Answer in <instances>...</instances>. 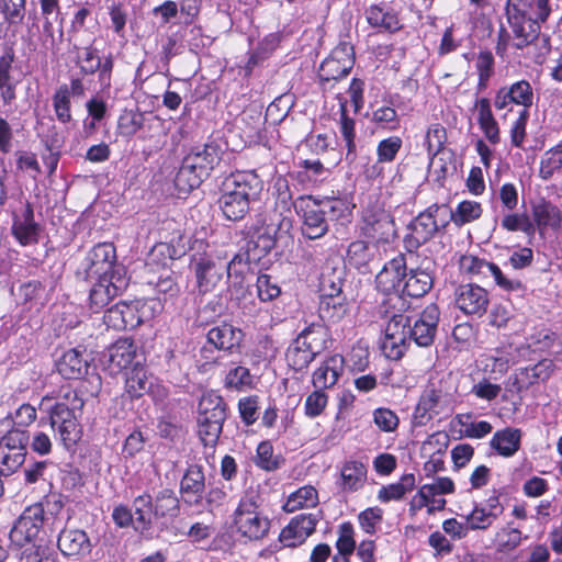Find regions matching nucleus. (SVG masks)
<instances>
[{"label": "nucleus", "mask_w": 562, "mask_h": 562, "mask_svg": "<svg viewBox=\"0 0 562 562\" xmlns=\"http://www.w3.org/2000/svg\"><path fill=\"white\" fill-rule=\"evenodd\" d=\"M550 0H507L505 15L517 49L533 44L551 14Z\"/></svg>", "instance_id": "nucleus-1"}, {"label": "nucleus", "mask_w": 562, "mask_h": 562, "mask_svg": "<svg viewBox=\"0 0 562 562\" xmlns=\"http://www.w3.org/2000/svg\"><path fill=\"white\" fill-rule=\"evenodd\" d=\"M222 154L221 145L215 142L192 148L182 160L176 177L177 184H186L190 190L198 188L220 164Z\"/></svg>", "instance_id": "nucleus-2"}, {"label": "nucleus", "mask_w": 562, "mask_h": 562, "mask_svg": "<svg viewBox=\"0 0 562 562\" xmlns=\"http://www.w3.org/2000/svg\"><path fill=\"white\" fill-rule=\"evenodd\" d=\"M244 261L243 255H235L229 262L212 252L193 257V270L196 278V286L200 293L212 292L223 280L224 274H241V270H236V263Z\"/></svg>", "instance_id": "nucleus-3"}, {"label": "nucleus", "mask_w": 562, "mask_h": 562, "mask_svg": "<svg viewBox=\"0 0 562 562\" xmlns=\"http://www.w3.org/2000/svg\"><path fill=\"white\" fill-rule=\"evenodd\" d=\"M414 259V255H398L384 265L375 277L376 289L386 295L381 302L382 307L391 306L397 311H404L406 302L400 293L403 277L406 276L407 265Z\"/></svg>", "instance_id": "nucleus-4"}, {"label": "nucleus", "mask_w": 562, "mask_h": 562, "mask_svg": "<svg viewBox=\"0 0 562 562\" xmlns=\"http://www.w3.org/2000/svg\"><path fill=\"white\" fill-rule=\"evenodd\" d=\"M156 300L119 302L104 314V323L116 330L133 329L154 317Z\"/></svg>", "instance_id": "nucleus-5"}, {"label": "nucleus", "mask_w": 562, "mask_h": 562, "mask_svg": "<svg viewBox=\"0 0 562 562\" xmlns=\"http://www.w3.org/2000/svg\"><path fill=\"white\" fill-rule=\"evenodd\" d=\"M450 216H452V211L446 204L428 206L408 225L411 234L407 237V244L417 248L427 243L440 228L448 225Z\"/></svg>", "instance_id": "nucleus-6"}, {"label": "nucleus", "mask_w": 562, "mask_h": 562, "mask_svg": "<svg viewBox=\"0 0 562 562\" xmlns=\"http://www.w3.org/2000/svg\"><path fill=\"white\" fill-rule=\"evenodd\" d=\"M45 524V510L41 503L29 506L15 520L9 532L12 547L24 548L32 543H38L43 537Z\"/></svg>", "instance_id": "nucleus-7"}, {"label": "nucleus", "mask_w": 562, "mask_h": 562, "mask_svg": "<svg viewBox=\"0 0 562 562\" xmlns=\"http://www.w3.org/2000/svg\"><path fill=\"white\" fill-rule=\"evenodd\" d=\"M402 311L392 308L391 306L382 307L380 313L390 319L385 326V336L382 342L384 355L392 360L402 358L406 351L408 342L409 317L403 315Z\"/></svg>", "instance_id": "nucleus-8"}, {"label": "nucleus", "mask_w": 562, "mask_h": 562, "mask_svg": "<svg viewBox=\"0 0 562 562\" xmlns=\"http://www.w3.org/2000/svg\"><path fill=\"white\" fill-rule=\"evenodd\" d=\"M361 233L373 244H387L396 236L393 216L382 204H369L362 213Z\"/></svg>", "instance_id": "nucleus-9"}, {"label": "nucleus", "mask_w": 562, "mask_h": 562, "mask_svg": "<svg viewBox=\"0 0 562 562\" xmlns=\"http://www.w3.org/2000/svg\"><path fill=\"white\" fill-rule=\"evenodd\" d=\"M453 396L441 383H431L423 391L413 418L416 426H425L435 416L451 409Z\"/></svg>", "instance_id": "nucleus-10"}, {"label": "nucleus", "mask_w": 562, "mask_h": 562, "mask_svg": "<svg viewBox=\"0 0 562 562\" xmlns=\"http://www.w3.org/2000/svg\"><path fill=\"white\" fill-rule=\"evenodd\" d=\"M29 431L11 429L0 439V474L10 475L22 467L25 461Z\"/></svg>", "instance_id": "nucleus-11"}, {"label": "nucleus", "mask_w": 562, "mask_h": 562, "mask_svg": "<svg viewBox=\"0 0 562 562\" xmlns=\"http://www.w3.org/2000/svg\"><path fill=\"white\" fill-rule=\"evenodd\" d=\"M355 64L353 47L347 42L338 44L330 55L321 64L318 77L324 89L331 88V82L346 77Z\"/></svg>", "instance_id": "nucleus-12"}, {"label": "nucleus", "mask_w": 562, "mask_h": 562, "mask_svg": "<svg viewBox=\"0 0 562 562\" xmlns=\"http://www.w3.org/2000/svg\"><path fill=\"white\" fill-rule=\"evenodd\" d=\"M234 524L238 532L250 540L262 539L270 527L269 519L258 512L251 498L240 501L234 514Z\"/></svg>", "instance_id": "nucleus-13"}, {"label": "nucleus", "mask_w": 562, "mask_h": 562, "mask_svg": "<svg viewBox=\"0 0 562 562\" xmlns=\"http://www.w3.org/2000/svg\"><path fill=\"white\" fill-rule=\"evenodd\" d=\"M440 312L436 304L427 305L420 315L412 321L409 319V328L407 331L408 342L414 341L418 347H429L432 345Z\"/></svg>", "instance_id": "nucleus-14"}, {"label": "nucleus", "mask_w": 562, "mask_h": 562, "mask_svg": "<svg viewBox=\"0 0 562 562\" xmlns=\"http://www.w3.org/2000/svg\"><path fill=\"white\" fill-rule=\"evenodd\" d=\"M460 265L461 268L469 273L493 277L495 283L505 291L522 290V283L518 279L507 278L495 263L468 255L462 256Z\"/></svg>", "instance_id": "nucleus-15"}, {"label": "nucleus", "mask_w": 562, "mask_h": 562, "mask_svg": "<svg viewBox=\"0 0 562 562\" xmlns=\"http://www.w3.org/2000/svg\"><path fill=\"white\" fill-rule=\"evenodd\" d=\"M262 190V181L254 171H236L226 177L221 191L238 194L248 201L257 199Z\"/></svg>", "instance_id": "nucleus-16"}, {"label": "nucleus", "mask_w": 562, "mask_h": 562, "mask_svg": "<svg viewBox=\"0 0 562 562\" xmlns=\"http://www.w3.org/2000/svg\"><path fill=\"white\" fill-rule=\"evenodd\" d=\"M490 303L485 289L475 284H462L456 292V304L467 315L481 317Z\"/></svg>", "instance_id": "nucleus-17"}, {"label": "nucleus", "mask_w": 562, "mask_h": 562, "mask_svg": "<svg viewBox=\"0 0 562 562\" xmlns=\"http://www.w3.org/2000/svg\"><path fill=\"white\" fill-rule=\"evenodd\" d=\"M88 262L86 268L88 278H106V274L115 267V247L110 243L95 245L88 255Z\"/></svg>", "instance_id": "nucleus-18"}, {"label": "nucleus", "mask_w": 562, "mask_h": 562, "mask_svg": "<svg viewBox=\"0 0 562 562\" xmlns=\"http://www.w3.org/2000/svg\"><path fill=\"white\" fill-rule=\"evenodd\" d=\"M79 58V68L83 75H93L99 72V81L103 87L111 86V76L114 66L112 55H108L102 60L97 50L91 46L83 48Z\"/></svg>", "instance_id": "nucleus-19"}, {"label": "nucleus", "mask_w": 562, "mask_h": 562, "mask_svg": "<svg viewBox=\"0 0 562 562\" xmlns=\"http://www.w3.org/2000/svg\"><path fill=\"white\" fill-rule=\"evenodd\" d=\"M317 518L313 514H301L291 519L279 536L285 547H295L303 543L314 531Z\"/></svg>", "instance_id": "nucleus-20"}, {"label": "nucleus", "mask_w": 562, "mask_h": 562, "mask_svg": "<svg viewBox=\"0 0 562 562\" xmlns=\"http://www.w3.org/2000/svg\"><path fill=\"white\" fill-rule=\"evenodd\" d=\"M303 211V235L310 239L323 237L328 232L326 215L317 204L316 200H308Z\"/></svg>", "instance_id": "nucleus-21"}, {"label": "nucleus", "mask_w": 562, "mask_h": 562, "mask_svg": "<svg viewBox=\"0 0 562 562\" xmlns=\"http://www.w3.org/2000/svg\"><path fill=\"white\" fill-rule=\"evenodd\" d=\"M532 222L536 231L543 235L547 228L558 229L561 226L562 214L560 209L550 201L540 199L531 203Z\"/></svg>", "instance_id": "nucleus-22"}, {"label": "nucleus", "mask_w": 562, "mask_h": 562, "mask_svg": "<svg viewBox=\"0 0 562 562\" xmlns=\"http://www.w3.org/2000/svg\"><path fill=\"white\" fill-rule=\"evenodd\" d=\"M206 338L216 349L233 352L239 347L244 334L239 328L223 323L212 327L207 331Z\"/></svg>", "instance_id": "nucleus-23"}, {"label": "nucleus", "mask_w": 562, "mask_h": 562, "mask_svg": "<svg viewBox=\"0 0 562 562\" xmlns=\"http://www.w3.org/2000/svg\"><path fill=\"white\" fill-rule=\"evenodd\" d=\"M12 233L23 246L36 244L38 241L40 226L34 221V211L29 202L26 203L22 215L14 216Z\"/></svg>", "instance_id": "nucleus-24"}, {"label": "nucleus", "mask_w": 562, "mask_h": 562, "mask_svg": "<svg viewBox=\"0 0 562 562\" xmlns=\"http://www.w3.org/2000/svg\"><path fill=\"white\" fill-rule=\"evenodd\" d=\"M554 369V363L550 359H542L532 367L520 369L519 373L515 376L513 386L517 392L528 389L529 386L547 381Z\"/></svg>", "instance_id": "nucleus-25"}, {"label": "nucleus", "mask_w": 562, "mask_h": 562, "mask_svg": "<svg viewBox=\"0 0 562 562\" xmlns=\"http://www.w3.org/2000/svg\"><path fill=\"white\" fill-rule=\"evenodd\" d=\"M110 363L117 370L128 369L140 363L137 346L130 338L116 340L109 349Z\"/></svg>", "instance_id": "nucleus-26"}, {"label": "nucleus", "mask_w": 562, "mask_h": 562, "mask_svg": "<svg viewBox=\"0 0 562 562\" xmlns=\"http://www.w3.org/2000/svg\"><path fill=\"white\" fill-rule=\"evenodd\" d=\"M273 234L274 229L271 226L258 221L248 228L247 235L250 239L247 243V252L256 251L258 258L267 255L276 246Z\"/></svg>", "instance_id": "nucleus-27"}, {"label": "nucleus", "mask_w": 562, "mask_h": 562, "mask_svg": "<svg viewBox=\"0 0 562 562\" xmlns=\"http://www.w3.org/2000/svg\"><path fill=\"white\" fill-rule=\"evenodd\" d=\"M402 293L411 297H422L432 288V277L427 268H408L403 277Z\"/></svg>", "instance_id": "nucleus-28"}, {"label": "nucleus", "mask_w": 562, "mask_h": 562, "mask_svg": "<svg viewBox=\"0 0 562 562\" xmlns=\"http://www.w3.org/2000/svg\"><path fill=\"white\" fill-rule=\"evenodd\" d=\"M226 419V404L215 393L203 394L199 402L198 423H215L223 425Z\"/></svg>", "instance_id": "nucleus-29"}, {"label": "nucleus", "mask_w": 562, "mask_h": 562, "mask_svg": "<svg viewBox=\"0 0 562 562\" xmlns=\"http://www.w3.org/2000/svg\"><path fill=\"white\" fill-rule=\"evenodd\" d=\"M57 546L66 557H78L90 550L88 536L78 529H64L58 536Z\"/></svg>", "instance_id": "nucleus-30"}, {"label": "nucleus", "mask_w": 562, "mask_h": 562, "mask_svg": "<svg viewBox=\"0 0 562 562\" xmlns=\"http://www.w3.org/2000/svg\"><path fill=\"white\" fill-rule=\"evenodd\" d=\"M204 487L205 477L202 469L198 465L189 467L180 483V492L183 495L184 502L189 504L200 503Z\"/></svg>", "instance_id": "nucleus-31"}, {"label": "nucleus", "mask_w": 562, "mask_h": 562, "mask_svg": "<svg viewBox=\"0 0 562 562\" xmlns=\"http://www.w3.org/2000/svg\"><path fill=\"white\" fill-rule=\"evenodd\" d=\"M344 369V358L335 355L325 360L313 374V385L316 389H328L334 386Z\"/></svg>", "instance_id": "nucleus-32"}, {"label": "nucleus", "mask_w": 562, "mask_h": 562, "mask_svg": "<svg viewBox=\"0 0 562 562\" xmlns=\"http://www.w3.org/2000/svg\"><path fill=\"white\" fill-rule=\"evenodd\" d=\"M296 338L300 339L301 345L318 356L328 348L329 330L322 323H312L305 327Z\"/></svg>", "instance_id": "nucleus-33"}, {"label": "nucleus", "mask_w": 562, "mask_h": 562, "mask_svg": "<svg viewBox=\"0 0 562 562\" xmlns=\"http://www.w3.org/2000/svg\"><path fill=\"white\" fill-rule=\"evenodd\" d=\"M58 373L65 379H79L88 370L89 363L83 359L80 351L69 349L56 362Z\"/></svg>", "instance_id": "nucleus-34"}, {"label": "nucleus", "mask_w": 562, "mask_h": 562, "mask_svg": "<svg viewBox=\"0 0 562 562\" xmlns=\"http://www.w3.org/2000/svg\"><path fill=\"white\" fill-rule=\"evenodd\" d=\"M348 312L349 306L345 296L321 295L318 313L322 321L336 324L344 319Z\"/></svg>", "instance_id": "nucleus-35"}, {"label": "nucleus", "mask_w": 562, "mask_h": 562, "mask_svg": "<svg viewBox=\"0 0 562 562\" xmlns=\"http://www.w3.org/2000/svg\"><path fill=\"white\" fill-rule=\"evenodd\" d=\"M521 431L517 428H505L494 434L491 447L502 457L514 456L520 448Z\"/></svg>", "instance_id": "nucleus-36"}, {"label": "nucleus", "mask_w": 562, "mask_h": 562, "mask_svg": "<svg viewBox=\"0 0 562 562\" xmlns=\"http://www.w3.org/2000/svg\"><path fill=\"white\" fill-rule=\"evenodd\" d=\"M340 486L345 492L361 488L367 480V468L360 461L350 460L344 463L340 471Z\"/></svg>", "instance_id": "nucleus-37"}, {"label": "nucleus", "mask_w": 562, "mask_h": 562, "mask_svg": "<svg viewBox=\"0 0 562 562\" xmlns=\"http://www.w3.org/2000/svg\"><path fill=\"white\" fill-rule=\"evenodd\" d=\"M368 23L375 29L395 32L401 29L397 14L393 10L380 5H371L366 11Z\"/></svg>", "instance_id": "nucleus-38"}, {"label": "nucleus", "mask_w": 562, "mask_h": 562, "mask_svg": "<svg viewBox=\"0 0 562 562\" xmlns=\"http://www.w3.org/2000/svg\"><path fill=\"white\" fill-rule=\"evenodd\" d=\"M475 108L477 110V122L485 137L492 144H497L499 142V128L492 113L490 100L486 98L477 100Z\"/></svg>", "instance_id": "nucleus-39"}, {"label": "nucleus", "mask_w": 562, "mask_h": 562, "mask_svg": "<svg viewBox=\"0 0 562 562\" xmlns=\"http://www.w3.org/2000/svg\"><path fill=\"white\" fill-rule=\"evenodd\" d=\"M217 202L223 215L229 221H239L244 218L249 211L250 201L238 194L221 191V196Z\"/></svg>", "instance_id": "nucleus-40"}, {"label": "nucleus", "mask_w": 562, "mask_h": 562, "mask_svg": "<svg viewBox=\"0 0 562 562\" xmlns=\"http://www.w3.org/2000/svg\"><path fill=\"white\" fill-rule=\"evenodd\" d=\"M317 204L330 221H349L355 209V204L347 198H325L317 201Z\"/></svg>", "instance_id": "nucleus-41"}, {"label": "nucleus", "mask_w": 562, "mask_h": 562, "mask_svg": "<svg viewBox=\"0 0 562 562\" xmlns=\"http://www.w3.org/2000/svg\"><path fill=\"white\" fill-rule=\"evenodd\" d=\"M135 515V529L142 532L149 530L154 516L153 498L149 494L137 496L133 503Z\"/></svg>", "instance_id": "nucleus-42"}, {"label": "nucleus", "mask_w": 562, "mask_h": 562, "mask_svg": "<svg viewBox=\"0 0 562 562\" xmlns=\"http://www.w3.org/2000/svg\"><path fill=\"white\" fill-rule=\"evenodd\" d=\"M318 504V494L314 486L305 485L292 493L284 504V510L293 513L303 507H315Z\"/></svg>", "instance_id": "nucleus-43"}, {"label": "nucleus", "mask_w": 562, "mask_h": 562, "mask_svg": "<svg viewBox=\"0 0 562 562\" xmlns=\"http://www.w3.org/2000/svg\"><path fill=\"white\" fill-rule=\"evenodd\" d=\"M562 170V140L550 149L546 150L540 160L539 176L549 180L554 173Z\"/></svg>", "instance_id": "nucleus-44"}, {"label": "nucleus", "mask_w": 562, "mask_h": 562, "mask_svg": "<svg viewBox=\"0 0 562 562\" xmlns=\"http://www.w3.org/2000/svg\"><path fill=\"white\" fill-rule=\"evenodd\" d=\"M180 512V502L171 490L160 491L154 504V516L155 517H176Z\"/></svg>", "instance_id": "nucleus-45"}, {"label": "nucleus", "mask_w": 562, "mask_h": 562, "mask_svg": "<svg viewBox=\"0 0 562 562\" xmlns=\"http://www.w3.org/2000/svg\"><path fill=\"white\" fill-rule=\"evenodd\" d=\"M12 63L13 54L8 53L0 57V91L4 104H10L15 99V85L10 75Z\"/></svg>", "instance_id": "nucleus-46"}, {"label": "nucleus", "mask_w": 562, "mask_h": 562, "mask_svg": "<svg viewBox=\"0 0 562 562\" xmlns=\"http://www.w3.org/2000/svg\"><path fill=\"white\" fill-rule=\"evenodd\" d=\"M300 339L295 338L289 346L285 358L288 364L295 371H301L316 358V355L300 344Z\"/></svg>", "instance_id": "nucleus-47"}, {"label": "nucleus", "mask_w": 562, "mask_h": 562, "mask_svg": "<svg viewBox=\"0 0 562 562\" xmlns=\"http://www.w3.org/2000/svg\"><path fill=\"white\" fill-rule=\"evenodd\" d=\"M415 486V476L412 473L404 474L397 483L383 486L378 494V498L387 503L391 501H398L403 496L412 491Z\"/></svg>", "instance_id": "nucleus-48"}, {"label": "nucleus", "mask_w": 562, "mask_h": 562, "mask_svg": "<svg viewBox=\"0 0 562 562\" xmlns=\"http://www.w3.org/2000/svg\"><path fill=\"white\" fill-rule=\"evenodd\" d=\"M21 562H56V553L44 539L38 543H32L24 547L21 555Z\"/></svg>", "instance_id": "nucleus-49"}, {"label": "nucleus", "mask_w": 562, "mask_h": 562, "mask_svg": "<svg viewBox=\"0 0 562 562\" xmlns=\"http://www.w3.org/2000/svg\"><path fill=\"white\" fill-rule=\"evenodd\" d=\"M501 225L508 232H522L528 237L536 234V225L527 213H508L502 218Z\"/></svg>", "instance_id": "nucleus-50"}, {"label": "nucleus", "mask_w": 562, "mask_h": 562, "mask_svg": "<svg viewBox=\"0 0 562 562\" xmlns=\"http://www.w3.org/2000/svg\"><path fill=\"white\" fill-rule=\"evenodd\" d=\"M151 387V382L146 375V372L138 367H134L131 373L126 376L125 389L131 397H140L147 393Z\"/></svg>", "instance_id": "nucleus-51"}, {"label": "nucleus", "mask_w": 562, "mask_h": 562, "mask_svg": "<svg viewBox=\"0 0 562 562\" xmlns=\"http://www.w3.org/2000/svg\"><path fill=\"white\" fill-rule=\"evenodd\" d=\"M52 100L56 119L63 124L70 123L72 121L71 102L68 98L67 85H61L53 94Z\"/></svg>", "instance_id": "nucleus-52"}, {"label": "nucleus", "mask_w": 562, "mask_h": 562, "mask_svg": "<svg viewBox=\"0 0 562 562\" xmlns=\"http://www.w3.org/2000/svg\"><path fill=\"white\" fill-rule=\"evenodd\" d=\"M522 540L521 532L517 528L505 527L495 535V546L498 552L514 551Z\"/></svg>", "instance_id": "nucleus-53"}, {"label": "nucleus", "mask_w": 562, "mask_h": 562, "mask_svg": "<svg viewBox=\"0 0 562 562\" xmlns=\"http://www.w3.org/2000/svg\"><path fill=\"white\" fill-rule=\"evenodd\" d=\"M97 283L90 290V305L91 308L99 311L106 306L116 295L112 293L106 284V278H95Z\"/></svg>", "instance_id": "nucleus-54"}, {"label": "nucleus", "mask_w": 562, "mask_h": 562, "mask_svg": "<svg viewBox=\"0 0 562 562\" xmlns=\"http://www.w3.org/2000/svg\"><path fill=\"white\" fill-rule=\"evenodd\" d=\"M475 68L479 75L477 90L483 91L487 87L490 78L494 74V57L488 50L480 52L476 58Z\"/></svg>", "instance_id": "nucleus-55"}, {"label": "nucleus", "mask_w": 562, "mask_h": 562, "mask_svg": "<svg viewBox=\"0 0 562 562\" xmlns=\"http://www.w3.org/2000/svg\"><path fill=\"white\" fill-rule=\"evenodd\" d=\"M53 429L56 430L59 440L66 449H70L76 446L81 438L82 431L78 419L56 425Z\"/></svg>", "instance_id": "nucleus-56"}, {"label": "nucleus", "mask_w": 562, "mask_h": 562, "mask_svg": "<svg viewBox=\"0 0 562 562\" xmlns=\"http://www.w3.org/2000/svg\"><path fill=\"white\" fill-rule=\"evenodd\" d=\"M507 97H509V102L522 105L527 110L532 104V88L528 81L520 80L510 86L507 90Z\"/></svg>", "instance_id": "nucleus-57"}, {"label": "nucleus", "mask_w": 562, "mask_h": 562, "mask_svg": "<svg viewBox=\"0 0 562 562\" xmlns=\"http://www.w3.org/2000/svg\"><path fill=\"white\" fill-rule=\"evenodd\" d=\"M340 132L346 142L348 154L353 153L355 144V121L347 115V100L339 99Z\"/></svg>", "instance_id": "nucleus-58"}, {"label": "nucleus", "mask_w": 562, "mask_h": 562, "mask_svg": "<svg viewBox=\"0 0 562 562\" xmlns=\"http://www.w3.org/2000/svg\"><path fill=\"white\" fill-rule=\"evenodd\" d=\"M458 422L464 428V436L468 438H483L493 429L488 422H472L470 414L459 415Z\"/></svg>", "instance_id": "nucleus-59"}, {"label": "nucleus", "mask_w": 562, "mask_h": 562, "mask_svg": "<svg viewBox=\"0 0 562 562\" xmlns=\"http://www.w3.org/2000/svg\"><path fill=\"white\" fill-rule=\"evenodd\" d=\"M347 258L350 265L361 268L368 263L371 258L367 241H352L347 249Z\"/></svg>", "instance_id": "nucleus-60"}, {"label": "nucleus", "mask_w": 562, "mask_h": 562, "mask_svg": "<svg viewBox=\"0 0 562 562\" xmlns=\"http://www.w3.org/2000/svg\"><path fill=\"white\" fill-rule=\"evenodd\" d=\"M80 412L81 409L68 407L67 403H55L48 408L52 428H55L56 425L68 423V420H77V413Z\"/></svg>", "instance_id": "nucleus-61"}, {"label": "nucleus", "mask_w": 562, "mask_h": 562, "mask_svg": "<svg viewBox=\"0 0 562 562\" xmlns=\"http://www.w3.org/2000/svg\"><path fill=\"white\" fill-rule=\"evenodd\" d=\"M143 126V115L134 112H125L119 117L117 130L122 136L131 137Z\"/></svg>", "instance_id": "nucleus-62"}, {"label": "nucleus", "mask_w": 562, "mask_h": 562, "mask_svg": "<svg viewBox=\"0 0 562 562\" xmlns=\"http://www.w3.org/2000/svg\"><path fill=\"white\" fill-rule=\"evenodd\" d=\"M402 139L397 136L381 140L376 148L378 162H392L402 148Z\"/></svg>", "instance_id": "nucleus-63"}, {"label": "nucleus", "mask_w": 562, "mask_h": 562, "mask_svg": "<svg viewBox=\"0 0 562 562\" xmlns=\"http://www.w3.org/2000/svg\"><path fill=\"white\" fill-rule=\"evenodd\" d=\"M257 465L266 471H273L280 467V460L273 456V448L269 441H262L258 445Z\"/></svg>", "instance_id": "nucleus-64"}]
</instances>
